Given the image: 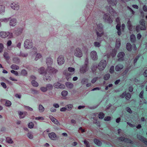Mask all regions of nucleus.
Wrapping results in <instances>:
<instances>
[{
	"instance_id": "obj_1",
	"label": "nucleus",
	"mask_w": 147,
	"mask_h": 147,
	"mask_svg": "<svg viewBox=\"0 0 147 147\" xmlns=\"http://www.w3.org/2000/svg\"><path fill=\"white\" fill-rule=\"evenodd\" d=\"M74 55L75 57L81 58L82 57L83 53L82 50L80 48L77 47L75 48L73 52Z\"/></svg>"
},
{
	"instance_id": "obj_2",
	"label": "nucleus",
	"mask_w": 147,
	"mask_h": 147,
	"mask_svg": "<svg viewBox=\"0 0 147 147\" xmlns=\"http://www.w3.org/2000/svg\"><path fill=\"white\" fill-rule=\"evenodd\" d=\"M102 18L104 21L106 22L111 24L113 22V20L111 17L109 13H104Z\"/></svg>"
},
{
	"instance_id": "obj_3",
	"label": "nucleus",
	"mask_w": 147,
	"mask_h": 147,
	"mask_svg": "<svg viewBox=\"0 0 147 147\" xmlns=\"http://www.w3.org/2000/svg\"><path fill=\"white\" fill-rule=\"evenodd\" d=\"M107 65L106 61L105 60H102L99 63L98 66V69L100 71L103 70Z\"/></svg>"
},
{
	"instance_id": "obj_4",
	"label": "nucleus",
	"mask_w": 147,
	"mask_h": 147,
	"mask_svg": "<svg viewBox=\"0 0 147 147\" xmlns=\"http://www.w3.org/2000/svg\"><path fill=\"white\" fill-rule=\"evenodd\" d=\"M33 45V44L32 40L27 39L24 42V46L26 49H30L32 47Z\"/></svg>"
},
{
	"instance_id": "obj_5",
	"label": "nucleus",
	"mask_w": 147,
	"mask_h": 147,
	"mask_svg": "<svg viewBox=\"0 0 147 147\" xmlns=\"http://www.w3.org/2000/svg\"><path fill=\"white\" fill-rule=\"evenodd\" d=\"M89 69L88 65H84L80 67V71L81 73L84 74L88 71Z\"/></svg>"
},
{
	"instance_id": "obj_6",
	"label": "nucleus",
	"mask_w": 147,
	"mask_h": 147,
	"mask_svg": "<svg viewBox=\"0 0 147 147\" xmlns=\"http://www.w3.org/2000/svg\"><path fill=\"white\" fill-rule=\"evenodd\" d=\"M90 57L92 60L96 61L98 59V56L96 52L95 51H91L90 54Z\"/></svg>"
},
{
	"instance_id": "obj_7",
	"label": "nucleus",
	"mask_w": 147,
	"mask_h": 147,
	"mask_svg": "<svg viewBox=\"0 0 147 147\" xmlns=\"http://www.w3.org/2000/svg\"><path fill=\"white\" fill-rule=\"evenodd\" d=\"M53 86L57 89H64L65 88L64 85L58 82L55 83L53 84Z\"/></svg>"
},
{
	"instance_id": "obj_8",
	"label": "nucleus",
	"mask_w": 147,
	"mask_h": 147,
	"mask_svg": "<svg viewBox=\"0 0 147 147\" xmlns=\"http://www.w3.org/2000/svg\"><path fill=\"white\" fill-rule=\"evenodd\" d=\"M57 63L59 65L63 64L65 62L64 57L62 55H60L57 59Z\"/></svg>"
},
{
	"instance_id": "obj_9",
	"label": "nucleus",
	"mask_w": 147,
	"mask_h": 147,
	"mask_svg": "<svg viewBox=\"0 0 147 147\" xmlns=\"http://www.w3.org/2000/svg\"><path fill=\"white\" fill-rule=\"evenodd\" d=\"M73 73H70L67 70H64L63 71V74L65 76L67 80H68L70 78H71V76Z\"/></svg>"
},
{
	"instance_id": "obj_10",
	"label": "nucleus",
	"mask_w": 147,
	"mask_h": 147,
	"mask_svg": "<svg viewBox=\"0 0 147 147\" xmlns=\"http://www.w3.org/2000/svg\"><path fill=\"white\" fill-rule=\"evenodd\" d=\"M118 139L119 140L124 142H125L130 143L131 144L132 143V142L130 139L125 138L124 137H121L118 138Z\"/></svg>"
},
{
	"instance_id": "obj_11",
	"label": "nucleus",
	"mask_w": 147,
	"mask_h": 147,
	"mask_svg": "<svg viewBox=\"0 0 147 147\" xmlns=\"http://www.w3.org/2000/svg\"><path fill=\"white\" fill-rule=\"evenodd\" d=\"M11 8L15 10H18L19 8V6L17 3L13 2L10 5Z\"/></svg>"
},
{
	"instance_id": "obj_12",
	"label": "nucleus",
	"mask_w": 147,
	"mask_h": 147,
	"mask_svg": "<svg viewBox=\"0 0 147 147\" xmlns=\"http://www.w3.org/2000/svg\"><path fill=\"white\" fill-rule=\"evenodd\" d=\"M1 102L2 103H5V105L8 107H10L11 104V101L7 100L1 99Z\"/></svg>"
},
{
	"instance_id": "obj_13",
	"label": "nucleus",
	"mask_w": 147,
	"mask_h": 147,
	"mask_svg": "<svg viewBox=\"0 0 147 147\" xmlns=\"http://www.w3.org/2000/svg\"><path fill=\"white\" fill-rule=\"evenodd\" d=\"M125 53L123 52H120L117 55L118 58V61H122L124 60L123 57L125 56Z\"/></svg>"
},
{
	"instance_id": "obj_14",
	"label": "nucleus",
	"mask_w": 147,
	"mask_h": 147,
	"mask_svg": "<svg viewBox=\"0 0 147 147\" xmlns=\"http://www.w3.org/2000/svg\"><path fill=\"white\" fill-rule=\"evenodd\" d=\"M47 70L54 74H56L58 71L57 70L51 66H48L47 68Z\"/></svg>"
},
{
	"instance_id": "obj_15",
	"label": "nucleus",
	"mask_w": 147,
	"mask_h": 147,
	"mask_svg": "<svg viewBox=\"0 0 147 147\" xmlns=\"http://www.w3.org/2000/svg\"><path fill=\"white\" fill-rule=\"evenodd\" d=\"M140 25L141 26L140 29L141 30H146V27L145 26V21L144 20H141L140 22Z\"/></svg>"
},
{
	"instance_id": "obj_16",
	"label": "nucleus",
	"mask_w": 147,
	"mask_h": 147,
	"mask_svg": "<svg viewBox=\"0 0 147 147\" xmlns=\"http://www.w3.org/2000/svg\"><path fill=\"white\" fill-rule=\"evenodd\" d=\"M10 34V33L9 32H0V36L3 38L7 37Z\"/></svg>"
},
{
	"instance_id": "obj_17",
	"label": "nucleus",
	"mask_w": 147,
	"mask_h": 147,
	"mask_svg": "<svg viewBox=\"0 0 147 147\" xmlns=\"http://www.w3.org/2000/svg\"><path fill=\"white\" fill-rule=\"evenodd\" d=\"M137 137L139 140L142 141L145 144L147 145V139L146 138L140 135H138L137 136Z\"/></svg>"
},
{
	"instance_id": "obj_18",
	"label": "nucleus",
	"mask_w": 147,
	"mask_h": 147,
	"mask_svg": "<svg viewBox=\"0 0 147 147\" xmlns=\"http://www.w3.org/2000/svg\"><path fill=\"white\" fill-rule=\"evenodd\" d=\"M17 23V20L16 18H12L10 20L9 25L11 26H14L16 25Z\"/></svg>"
},
{
	"instance_id": "obj_19",
	"label": "nucleus",
	"mask_w": 147,
	"mask_h": 147,
	"mask_svg": "<svg viewBox=\"0 0 147 147\" xmlns=\"http://www.w3.org/2000/svg\"><path fill=\"white\" fill-rule=\"evenodd\" d=\"M48 136L49 138L53 140H56L57 136L56 134L54 132L49 133L48 134Z\"/></svg>"
},
{
	"instance_id": "obj_20",
	"label": "nucleus",
	"mask_w": 147,
	"mask_h": 147,
	"mask_svg": "<svg viewBox=\"0 0 147 147\" xmlns=\"http://www.w3.org/2000/svg\"><path fill=\"white\" fill-rule=\"evenodd\" d=\"M18 114L20 115V118L22 119L24 118L25 116L27 115V113L26 111L22 112L18 111Z\"/></svg>"
},
{
	"instance_id": "obj_21",
	"label": "nucleus",
	"mask_w": 147,
	"mask_h": 147,
	"mask_svg": "<svg viewBox=\"0 0 147 147\" xmlns=\"http://www.w3.org/2000/svg\"><path fill=\"white\" fill-rule=\"evenodd\" d=\"M108 3L112 6L115 5L117 3V0H107Z\"/></svg>"
},
{
	"instance_id": "obj_22",
	"label": "nucleus",
	"mask_w": 147,
	"mask_h": 147,
	"mask_svg": "<svg viewBox=\"0 0 147 147\" xmlns=\"http://www.w3.org/2000/svg\"><path fill=\"white\" fill-rule=\"evenodd\" d=\"M103 25L101 24H97V27L96 29V31H97L103 30Z\"/></svg>"
},
{
	"instance_id": "obj_23",
	"label": "nucleus",
	"mask_w": 147,
	"mask_h": 147,
	"mask_svg": "<svg viewBox=\"0 0 147 147\" xmlns=\"http://www.w3.org/2000/svg\"><path fill=\"white\" fill-rule=\"evenodd\" d=\"M46 63L48 66L51 65L53 63V60L52 59L49 57L47 58L46 60Z\"/></svg>"
},
{
	"instance_id": "obj_24",
	"label": "nucleus",
	"mask_w": 147,
	"mask_h": 147,
	"mask_svg": "<svg viewBox=\"0 0 147 147\" xmlns=\"http://www.w3.org/2000/svg\"><path fill=\"white\" fill-rule=\"evenodd\" d=\"M123 65L119 64L115 67V69L116 71H120L123 68Z\"/></svg>"
},
{
	"instance_id": "obj_25",
	"label": "nucleus",
	"mask_w": 147,
	"mask_h": 147,
	"mask_svg": "<svg viewBox=\"0 0 147 147\" xmlns=\"http://www.w3.org/2000/svg\"><path fill=\"white\" fill-rule=\"evenodd\" d=\"M108 11L113 16H115L117 14L114 10L111 7L109 8Z\"/></svg>"
},
{
	"instance_id": "obj_26",
	"label": "nucleus",
	"mask_w": 147,
	"mask_h": 147,
	"mask_svg": "<svg viewBox=\"0 0 147 147\" xmlns=\"http://www.w3.org/2000/svg\"><path fill=\"white\" fill-rule=\"evenodd\" d=\"M96 34L98 38L101 37L104 35V32L103 30H100V31H96Z\"/></svg>"
},
{
	"instance_id": "obj_27",
	"label": "nucleus",
	"mask_w": 147,
	"mask_h": 147,
	"mask_svg": "<svg viewBox=\"0 0 147 147\" xmlns=\"http://www.w3.org/2000/svg\"><path fill=\"white\" fill-rule=\"evenodd\" d=\"M49 117L51 120L55 124L57 125L59 123L57 120L53 117L51 116Z\"/></svg>"
},
{
	"instance_id": "obj_28",
	"label": "nucleus",
	"mask_w": 147,
	"mask_h": 147,
	"mask_svg": "<svg viewBox=\"0 0 147 147\" xmlns=\"http://www.w3.org/2000/svg\"><path fill=\"white\" fill-rule=\"evenodd\" d=\"M22 30L21 28L18 29L17 30H15L14 33L16 34V36H18L22 32Z\"/></svg>"
},
{
	"instance_id": "obj_29",
	"label": "nucleus",
	"mask_w": 147,
	"mask_h": 147,
	"mask_svg": "<svg viewBox=\"0 0 147 147\" xmlns=\"http://www.w3.org/2000/svg\"><path fill=\"white\" fill-rule=\"evenodd\" d=\"M65 84L67 88L70 89L72 88L74 86L73 84L72 83L69 82H66Z\"/></svg>"
},
{
	"instance_id": "obj_30",
	"label": "nucleus",
	"mask_w": 147,
	"mask_h": 147,
	"mask_svg": "<svg viewBox=\"0 0 147 147\" xmlns=\"http://www.w3.org/2000/svg\"><path fill=\"white\" fill-rule=\"evenodd\" d=\"M94 142L95 144L98 146H100L102 145V142L99 140L96 139H94Z\"/></svg>"
},
{
	"instance_id": "obj_31",
	"label": "nucleus",
	"mask_w": 147,
	"mask_h": 147,
	"mask_svg": "<svg viewBox=\"0 0 147 147\" xmlns=\"http://www.w3.org/2000/svg\"><path fill=\"white\" fill-rule=\"evenodd\" d=\"M38 72L40 74H42L46 73V71L44 67H41L39 69Z\"/></svg>"
},
{
	"instance_id": "obj_32",
	"label": "nucleus",
	"mask_w": 147,
	"mask_h": 147,
	"mask_svg": "<svg viewBox=\"0 0 147 147\" xmlns=\"http://www.w3.org/2000/svg\"><path fill=\"white\" fill-rule=\"evenodd\" d=\"M120 24H118L116 26V29L117 30V33L119 35L121 34V32L120 31Z\"/></svg>"
},
{
	"instance_id": "obj_33",
	"label": "nucleus",
	"mask_w": 147,
	"mask_h": 147,
	"mask_svg": "<svg viewBox=\"0 0 147 147\" xmlns=\"http://www.w3.org/2000/svg\"><path fill=\"white\" fill-rule=\"evenodd\" d=\"M3 57L7 61L9 60L10 59V57L9 55V54L6 52H4Z\"/></svg>"
},
{
	"instance_id": "obj_34",
	"label": "nucleus",
	"mask_w": 147,
	"mask_h": 147,
	"mask_svg": "<svg viewBox=\"0 0 147 147\" xmlns=\"http://www.w3.org/2000/svg\"><path fill=\"white\" fill-rule=\"evenodd\" d=\"M5 7L4 5H0V13L3 14L5 12Z\"/></svg>"
},
{
	"instance_id": "obj_35",
	"label": "nucleus",
	"mask_w": 147,
	"mask_h": 147,
	"mask_svg": "<svg viewBox=\"0 0 147 147\" xmlns=\"http://www.w3.org/2000/svg\"><path fill=\"white\" fill-rule=\"evenodd\" d=\"M6 141L9 144H12L13 142L12 139L9 137H7L6 138Z\"/></svg>"
},
{
	"instance_id": "obj_36",
	"label": "nucleus",
	"mask_w": 147,
	"mask_h": 147,
	"mask_svg": "<svg viewBox=\"0 0 147 147\" xmlns=\"http://www.w3.org/2000/svg\"><path fill=\"white\" fill-rule=\"evenodd\" d=\"M47 89L48 90H52L53 88V85L51 84H48L46 85Z\"/></svg>"
},
{
	"instance_id": "obj_37",
	"label": "nucleus",
	"mask_w": 147,
	"mask_h": 147,
	"mask_svg": "<svg viewBox=\"0 0 147 147\" xmlns=\"http://www.w3.org/2000/svg\"><path fill=\"white\" fill-rule=\"evenodd\" d=\"M32 85L34 87H37L38 86V83L34 80H32L31 82Z\"/></svg>"
},
{
	"instance_id": "obj_38",
	"label": "nucleus",
	"mask_w": 147,
	"mask_h": 147,
	"mask_svg": "<svg viewBox=\"0 0 147 147\" xmlns=\"http://www.w3.org/2000/svg\"><path fill=\"white\" fill-rule=\"evenodd\" d=\"M130 39L132 42H135L136 38L134 34H132L130 36Z\"/></svg>"
},
{
	"instance_id": "obj_39",
	"label": "nucleus",
	"mask_w": 147,
	"mask_h": 147,
	"mask_svg": "<svg viewBox=\"0 0 147 147\" xmlns=\"http://www.w3.org/2000/svg\"><path fill=\"white\" fill-rule=\"evenodd\" d=\"M121 45L120 40L119 39H117L116 40V47L117 48L119 47Z\"/></svg>"
},
{
	"instance_id": "obj_40",
	"label": "nucleus",
	"mask_w": 147,
	"mask_h": 147,
	"mask_svg": "<svg viewBox=\"0 0 147 147\" xmlns=\"http://www.w3.org/2000/svg\"><path fill=\"white\" fill-rule=\"evenodd\" d=\"M67 110L70 111L73 107V106L72 104H69L65 106Z\"/></svg>"
},
{
	"instance_id": "obj_41",
	"label": "nucleus",
	"mask_w": 147,
	"mask_h": 147,
	"mask_svg": "<svg viewBox=\"0 0 147 147\" xmlns=\"http://www.w3.org/2000/svg\"><path fill=\"white\" fill-rule=\"evenodd\" d=\"M38 109L40 112L42 113L44 111L45 109L42 105H40L38 107Z\"/></svg>"
},
{
	"instance_id": "obj_42",
	"label": "nucleus",
	"mask_w": 147,
	"mask_h": 147,
	"mask_svg": "<svg viewBox=\"0 0 147 147\" xmlns=\"http://www.w3.org/2000/svg\"><path fill=\"white\" fill-rule=\"evenodd\" d=\"M126 48L127 50L130 51L131 50V45L129 43H127L126 46Z\"/></svg>"
},
{
	"instance_id": "obj_43",
	"label": "nucleus",
	"mask_w": 147,
	"mask_h": 147,
	"mask_svg": "<svg viewBox=\"0 0 147 147\" xmlns=\"http://www.w3.org/2000/svg\"><path fill=\"white\" fill-rule=\"evenodd\" d=\"M11 68L14 70H18L19 69L18 66L14 64L12 65L11 66Z\"/></svg>"
},
{
	"instance_id": "obj_44",
	"label": "nucleus",
	"mask_w": 147,
	"mask_h": 147,
	"mask_svg": "<svg viewBox=\"0 0 147 147\" xmlns=\"http://www.w3.org/2000/svg\"><path fill=\"white\" fill-rule=\"evenodd\" d=\"M101 42H95L94 43V45L96 47H99L101 46Z\"/></svg>"
},
{
	"instance_id": "obj_45",
	"label": "nucleus",
	"mask_w": 147,
	"mask_h": 147,
	"mask_svg": "<svg viewBox=\"0 0 147 147\" xmlns=\"http://www.w3.org/2000/svg\"><path fill=\"white\" fill-rule=\"evenodd\" d=\"M13 61L14 63H19L20 62V59L17 57H15L13 59Z\"/></svg>"
},
{
	"instance_id": "obj_46",
	"label": "nucleus",
	"mask_w": 147,
	"mask_h": 147,
	"mask_svg": "<svg viewBox=\"0 0 147 147\" xmlns=\"http://www.w3.org/2000/svg\"><path fill=\"white\" fill-rule=\"evenodd\" d=\"M47 75L46 74L43 77V79L45 80L49 81L51 80V77L49 76H46Z\"/></svg>"
},
{
	"instance_id": "obj_47",
	"label": "nucleus",
	"mask_w": 147,
	"mask_h": 147,
	"mask_svg": "<svg viewBox=\"0 0 147 147\" xmlns=\"http://www.w3.org/2000/svg\"><path fill=\"white\" fill-rule=\"evenodd\" d=\"M27 136L30 139H33V136L31 132H28L27 134Z\"/></svg>"
},
{
	"instance_id": "obj_48",
	"label": "nucleus",
	"mask_w": 147,
	"mask_h": 147,
	"mask_svg": "<svg viewBox=\"0 0 147 147\" xmlns=\"http://www.w3.org/2000/svg\"><path fill=\"white\" fill-rule=\"evenodd\" d=\"M42 56L40 54H37L36 55V57L35 58V61L37 60L38 59L41 58L42 57Z\"/></svg>"
},
{
	"instance_id": "obj_49",
	"label": "nucleus",
	"mask_w": 147,
	"mask_h": 147,
	"mask_svg": "<svg viewBox=\"0 0 147 147\" xmlns=\"http://www.w3.org/2000/svg\"><path fill=\"white\" fill-rule=\"evenodd\" d=\"M10 18H2V19H0V21L1 22H6L9 21V19H10Z\"/></svg>"
},
{
	"instance_id": "obj_50",
	"label": "nucleus",
	"mask_w": 147,
	"mask_h": 147,
	"mask_svg": "<svg viewBox=\"0 0 147 147\" xmlns=\"http://www.w3.org/2000/svg\"><path fill=\"white\" fill-rule=\"evenodd\" d=\"M105 116L104 113L102 112H100L98 114V117L100 119H102Z\"/></svg>"
},
{
	"instance_id": "obj_51",
	"label": "nucleus",
	"mask_w": 147,
	"mask_h": 147,
	"mask_svg": "<svg viewBox=\"0 0 147 147\" xmlns=\"http://www.w3.org/2000/svg\"><path fill=\"white\" fill-rule=\"evenodd\" d=\"M61 95L63 96H66L68 94V92L66 90H63L61 92Z\"/></svg>"
},
{
	"instance_id": "obj_52",
	"label": "nucleus",
	"mask_w": 147,
	"mask_h": 147,
	"mask_svg": "<svg viewBox=\"0 0 147 147\" xmlns=\"http://www.w3.org/2000/svg\"><path fill=\"white\" fill-rule=\"evenodd\" d=\"M40 90L43 92H47L48 90L47 89V87H41L40 88Z\"/></svg>"
},
{
	"instance_id": "obj_53",
	"label": "nucleus",
	"mask_w": 147,
	"mask_h": 147,
	"mask_svg": "<svg viewBox=\"0 0 147 147\" xmlns=\"http://www.w3.org/2000/svg\"><path fill=\"white\" fill-rule=\"evenodd\" d=\"M30 90L32 93L33 94H36L38 93V91L37 90L31 88Z\"/></svg>"
},
{
	"instance_id": "obj_54",
	"label": "nucleus",
	"mask_w": 147,
	"mask_h": 147,
	"mask_svg": "<svg viewBox=\"0 0 147 147\" xmlns=\"http://www.w3.org/2000/svg\"><path fill=\"white\" fill-rule=\"evenodd\" d=\"M24 107L27 110L30 111H33V109L29 107V106L24 105Z\"/></svg>"
},
{
	"instance_id": "obj_55",
	"label": "nucleus",
	"mask_w": 147,
	"mask_h": 147,
	"mask_svg": "<svg viewBox=\"0 0 147 147\" xmlns=\"http://www.w3.org/2000/svg\"><path fill=\"white\" fill-rule=\"evenodd\" d=\"M21 74L22 75L25 76L27 75V73L26 70L25 69H23L21 71Z\"/></svg>"
},
{
	"instance_id": "obj_56",
	"label": "nucleus",
	"mask_w": 147,
	"mask_h": 147,
	"mask_svg": "<svg viewBox=\"0 0 147 147\" xmlns=\"http://www.w3.org/2000/svg\"><path fill=\"white\" fill-rule=\"evenodd\" d=\"M110 77V74H108L105 75L104 77V79L105 80H107L109 79Z\"/></svg>"
},
{
	"instance_id": "obj_57",
	"label": "nucleus",
	"mask_w": 147,
	"mask_h": 147,
	"mask_svg": "<svg viewBox=\"0 0 147 147\" xmlns=\"http://www.w3.org/2000/svg\"><path fill=\"white\" fill-rule=\"evenodd\" d=\"M117 51L116 49H114L112 51L111 56L112 57H114L116 55Z\"/></svg>"
},
{
	"instance_id": "obj_58",
	"label": "nucleus",
	"mask_w": 147,
	"mask_h": 147,
	"mask_svg": "<svg viewBox=\"0 0 147 147\" xmlns=\"http://www.w3.org/2000/svg\"><path fill=\"white\" fill-rule=\"evenodd\" d=\"M4 48L3 45V44L0 43V53L3 52Z\"/></svg>"
},
{
	"instance_id": "obj_59",
	"label": "nucleus",
	"mask_w": 147,
	"mask_h": 147,
	"mask_svg": "<svg viewBox=\"0 0 147 147\" xmlns=\"http://www.w3.org/2000/svg\"><path fill=\"white\" fill-rule=\"evenodd\" d=\"M84 144L86 145V147H90V145L89 142L87 140H85L84 141Z\"/></svg>"
},
{
	"instance_id": "obj_60",
	"label": "nucleus",
	"mask_w": 147,
	"mask_h": 147,
	"mask_svg": "<svg viewBox=\"0 0 147 147\" xmlns=\"http://www.w3.org/2000/svg\"><path fill=\"white\" fill-rule=\"evenodd\" d=\"M97 68V67L95 65L92 66L91 68L92 72H94L95 71Z\"/></svg>"
},
{
	"instance_id": "obj_61",
	"label": "nucleus",
	"mask_w": 147,
	"mask_h": 147,
	"mask_svg": "<svg viewBox=\"0 0 147 147\" xmlns=\"http://www.w3.org/2000/svg\"><path fill=\"white\" fill-rule=\"evenodd\" d=\"M67 70L69 72H73L74 71L75 69L71 67H69L68 68V70Z\"/></svg>"
},
{
	"instance_id": "obj_62",
	"label": "nucleus",
	"mask_w": 147,
	"mask_h": 147,
	"mask_svg": "<svg viewBox=\"0 0 147 147\" xmlns=\"http://www.w3.org/2000/svg\"><path fill=\"white\" fill-rule=\"evenodd\" d=\"M141 26H140V25H138L136 26V31L137 32H139L140 31V30H141L140 29Z\"/></svg>"
},
{
	"instance_id": "obj_63",
	"label": "nucleus",
	"mask_w": 147,
	"mask_h": 147,
	"mask_svg": "<svg viewBox=\"0 0 147 147\" xmlns=\"http://www.w3.org/2000/svg\"><path fill=\"white\" fill-rule=\"evenodd\" d=\"M34 126L33 123L32 122L28 124V127L29 128L32 129L33 128Z\"/></svg>"
},
{
	"instance_id": "obj_64",
	"label": "nucleus",
	"mask_w": 147,
	"mask_h": 147,
	"mask_svg": "<svg viewBox=\"0 0 147 147\" xmlns=\"http://www.w3.org/2000/svg\"><path fill=\"white\" fill-rule=\"evenodd\" d=\"M11 72L16 76H18V73L17 71H14L13 70H12L11 71Z\"/></svg>"
}]
</instances>
